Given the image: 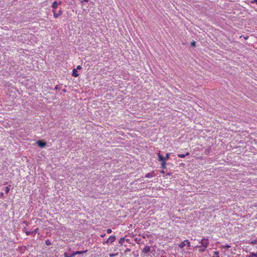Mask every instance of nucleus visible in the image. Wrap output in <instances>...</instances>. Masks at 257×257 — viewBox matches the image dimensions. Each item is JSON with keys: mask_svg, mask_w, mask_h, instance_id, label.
<instances>
[{"mask_svg": "<svg viewBox=\"0 0 257 257\" xmlns=\"http://www.w3.org/2000/svg\"><path fill=\"white\" fill-rule=\"evenodd\" d=\"M201 243L202 245V247H203L201 250L204 251L208 246V240L207 238H203L201 241Z\"/></svg>", "mask_w": 257, "mask_h": 257, "instance_id": "nucleus-2", "label": "nucleus"}, {"mask_svg": "<svg viewBox=\"0 0 257 257\" xmlns=\"http://www.w3.org/2000/svg\"><path fill=\"white\" fill-rule=\"evenodd\" d=\"M52 12L53 13L54 17L55 18H57L59 16H61L63 13L62 9H61L58 13H56L55 10H53Z\"/></svg>", "mask_w": 257, "mask_h": 257, "instance_id": "nucleus-5", "label": "nucleus"}, {"mask_svg": "<svg viewBox=\"0 0 257 257\" xmlns=\"http://www.w3.org/2000/svg\"><path fill=\"white\" fill-rule=\"evenodd\" d=\"M190 153L189 152H187L186 154H178V157L181 158H184L186 156L189 155Z\"/></svg>", "mask_w": 257, "mask_h": 257, "instance_id": "nucleus-11", "label": "nucleus"}, {"mask_svg": "<svg viewBox=\"0 0 257 257\" xmlns=\"http://www.w3.org/2000/svg\"><path fill=\"white\" fill-rule=\"evenodd\" d=\"M124 238L123 237H121L119 239L118 242L120 244H122L124 243Z\"/></svg>", "mask_w": 257, "mask_h": 257, "instance_id": "nucleus-15", "label": "nucleus"}, {"mask_svg": "<svg viewBox=\"0 0 257 257\" xmlns=\"http://www.w3.org/2000/svg\"><path fill=\"white\" fill-rule=\"evenodd\" d=\"M221 247L222 248H228L230 247V245H228V244L223 245H222Z\"/></svg>", "mask_w": 257, "mask_h": 257, "instance_id": "nucleus-19", "label": "nucleus"}, {"mask_svg": "<svg viewBox=\"0 0 257 257\" xmlns=\"http://www.w3.org/2000/svg\"><path fill=\"white\" fill-rule=\"evenodd\" d=\"M10 191V188L8 186H7L5 189V192L6 194L8 193Z\"/></svg>", "mask_w": 257, "mask_h": 257, "instance_id": "nucleus-22", "label": "nucleus"}, {"mask_svg": "<svg viewBox=\"0 0 257 257\" xmlns=\"http://www.w3.org/2000/svg\"><path fill=\"white\" fill-rule=\"evenodd\" d=\"M162 257H164V256H162Z\"/></svg>", "mask_w": 257, "mask_h": 257, "instance_id": "nucleus-34", "label": "nucleus"}, {"mask_svg": "<svg viewBox=\"0 0 257 257\" xmlns=\"http://www.w3.org/2000/svg\"><path fill=\"white\" fill-rule=\"evenodd\" d=\"M161 167L163 169H165L166 168V163L165 161L162 162Z\"/></svg>", "mask_w": 257, "mask_h": 257, "instance_id": "nucleus-14", "label": "nucleus"}, {"mask_svg": "<svg viewBox=\"0 0 257 257\" xmlns=\"http://www.w3.org/2000/svg\"><path fill=\"white\" fill-rule=\"evenodd\" d=\"M161 173H164V171H162L161 172Z\"/></svg>", "mask_w": 257, "mask_h": 257, "instance_id": "nucleus-33", "label": "nucleus"}, {"mask_svg": "<svg viewBox=\"0 0 257 257\" xmlns=\"http://www.w3.org/2000/svg\"><path fill=\"white\" fill-rule=\"evenodd\" d=\"M45 243L47 245H50L51 244V241L49 239H47L45 241Z\"/></svg>", "mask_w": 257, "mask_h": 257, "instance_id": "nucleus-18", "label": "nucleus"}, {"mask_svg": "<svg viewBox=\"0 0 257 257\" xmlns=\"http://www.w3.org/2000/svg\"><path fill=\"white\" fill-rule=\"evenodd\" d=\"M169 157H170V154H169V153L167 154L166 156L164 157V160H165V161L166 160L169 159Z\"/></svg>", "mask_w": 257, "mask_h": 257, "instance_id": "nucleus-20", "label": "nucleus"}, {"mask_svg": "<svg viewBox=\"0 0 257 257\" xmlns=\"http://www.w3.org/2000/svg\"><path fill=\"white\" fill-rule=\"evenodd\" d=\"M115 239V236H110L108 237L107 240L106 241V243H112Z\"/></svg>", "mask_w": 257, "mask_h": 257, "instance_id": "nucleus-6", "label": "nucleus"}, {"mask_svg": "<svg viewBox=\"0 0 257 257\" xmlns=\"http://www.w3.org/2000/svg\"><path fill=\"white\" fill-rule=\"evenodd\" d=\"M251 256L257 257V253L251 252Z\"/></svg>", "mask_w": 257, "mask_h": 257, "instance_id": "nucleus-24", "label": "nucleus"}, {"mask_svg": "<svg viewBox=\"0 0 257 257\" xmlns=\"http://www.w3.org/2000/svg\"><path fill=\"white\" fill-rule=\"evenodd\" d=\"M253 256H251V252L250 253L249 255H247L246 257H253Z\"/></svg>", "mask_w": 257, "mask_h": 257, "instance_id": "nucleus-28", "label": "nucleus"}, {"mask_svg": "<svg viewBox=\"0 0 257 257\" xmlns=\"http://www.w3.org/2000/svg\"><path fill=\"white\" fill-rule=\"evenodd\" d=\"M113 255H114V254H110V256H113Z\"/></svg>", "mask_w": 257, "mask_h": 257, "instance_id": "nucleus-32", "label": "nucleus"}, {"mask_svg": "<svg viewBox=\"0 0 257 257\" xmlns=\"http://www.w3.org/2000/svg\"><path fill=\"white\" fill-rule=\"evenodd\" d=\"M36 143L38 145V146L41 148L45 147L47 144L46 142L42 140H39L36 142Z\"/></svg>", "mask_w": 257, "mask_h": 257, "instance_id": "nucleus-4", "label": "nucleus"}, {"mask_svg": "<svg viewBox=\"0 0 257 257\" xmlns=\"http://www.w3.org/2000/svg\"><path fill=\"white\" fill-rule=\"evenodd\" d=\"M76 255V254H75V252H73L72 253V254H71L70 255H66V253H65V257H73Z\"/></svg>", "mask_w": 257, "mask_h": 257, "instance_id": "nucleus-17", "label": "nucleus"}, {"mask_svg": "<svg viewBox=\"0 0 257 257\" xmlns=\"http://www.w3.org/2000/svg\"><path fill=\"white\" fill-rule=\"evenodd\" d=\"M153 176H154V172L153 171L152 172L149 173L145 175V177H146V178H150V177H152Z\"/></svg>", "mask_w": 257, "mask_h": 257, "instance_id": "nucleus-9", "label": "nucleus"}, {"mask_svg": "<svg viewBox=\"0 0 257 257\" xmlns=\"http://www.w3.org/2000/svg\"><path fill=\"white\" fill-rule=\"evenodd\" d=\"M81 68H82V67H81V66L78 65V66H77V69H77H77H81Z\"/></svg>", "mask_w": 257, "mask_h": 257, "instance_id": "nucleus-27", "label": "nucleus"}, {"mask_svg": "<svg viewBox=\"0 0 257 257\" xmlns=\"http://www.w3.org/2000/svg\"><path fill=\"white\" fill-rule=\"evenodd\" d=\"M106 232H107V233H110L111 232V229H107Z\"/></svg>", "mask_w": 257, "mask_h": 257, "instance_id": "nucleus-26", "label": "nucleus"}, {"mask_svg": "<svg viewBox=\"0 0 257 257\" xmlns=\"http://www.w3.org/2000/svg\"><path fill=\"white\" fill-rule=\"evenodd\" d=\"M86 251H87V250H84V251H75V254H82L83 253L86 252Z\"/></svg>", "mask_w": 257, "mask_h": 257, "instance_id": "nucleus-13", "label": "nucleus"}, {"mask_svg": "<svg viewBox=\"0 0 257 257\" xmlns=\"http://www.w3.org/2000/svg\"><path fill=\"white\" fill-rule=\"evenodd\" d=\"M61 2H60V1L59 2V3H58L57 2L55 1V2H53V3L52 4V7L54 9H55L58 7V6L59 5H61Z\"/></svg>", "mask_w": 257, "mask_h": 257, "instance_id": "nucleus-7", "label": "nucleus"}, {"mask_svg": "<svg viewBox=\"0 0 257 257\" xmlns=\"http://www.w3.org/2000/svg\"><path fill=\"white\" fill-rule=\"evenodd\" d=\"M24 231L25 232L27 235H34L38 231V228H36L34 229H29L28 228L25 227H24Z\"/></svg>", "mask_w": 257, "mask_h": 257, "instance_id": "nucleus-1", "label": "nucleus"}, {"mask_svg": "<svg viewBox=\"0 0 257 257\" xmlns=\"http://www.w3.org/2000/svg\"><path fill=\"white\" fill-rule=\"evenodd\" d=\"M158 160H159V161H161V162L165 161V160H164V157H163L160 153H159V154H158Z\"/></svg>", "mask_w": 257, "mask_h": 257, "instance_id": "nucleus-12", "label": "nucleus"}, {"mask_svg": "<svg viewBox=\"0 0 257 257\" xmlns=\"http://www.w3.org/2000/svg\"><path fill=\"white\" fill-rule=\"evenodd\" d=\"M250 243H251L252 244H256V243H257V238H256V239L252 240L250 241Z\"/></svg>", "mask_w": 257, "mask_h": 257, "instance_id": "nucleus-21", "label": "nucleus"}, {"mask_svg": "<svg viewBox=\"0 0 257 257\" xmlns=\"http://www.w3.org/2000/svg\"><path fill=\"white\" fill-rule=\"evenodd\" d=\"M59 89H60V88L58 86V85H56L55 86V87L54 88V90H59Z\"/></svg>", "mask_w": 257, "mask_h": 257, "instance_id": "nucleus-25", "label": "nucleus"}, {"mask_svg": "<svg viewBox=\"0 0 257 257\" xmlns=\"http://www.w3.org/2000/svg\"><path fill=\"white\" fill-rule=\"evenodd\" d=\"M88 1V0H83V1L82 2H87Z\"/></svg>", "mask_w": 257, "mask_h": 257, "instance_id": "nucleus-31", "label": "nucleus"}, {"mask_svg": "<svg viewBox=\"0 0 257 257\" xmlns=\"http://www.w3.org/2000/svg\"><path fill=\"white\" fill-rule=\"evenodd\" d=\"M72 75L75 77L78 76L79 74L78 73V71H77V69H74L73 70Z\"/></svg>", "mask_w": 257, "mask_h": 257, "instance_id": "nucleus-8", "label": "nucleus"}, {"mask_svg": "<svg viewBox=\"0 0 257 257\" xmlns=\"http://www.w3.org/2000/svg\"><path fill=\"white\" fill-rule=\"evenodd\" d=\"M150 251V247L149 246H146L143 249V251L146 253H148Z\"/></svg>", "mask_w": 257, "mask_h": 257, "instance_id": "nucleus-10", "label": "nucleus"}, {"mask_svg": "<svg viewBox=\"0 0 257 257\" xmlns=\"http://www.w3.org/2000/svg\"><path fill=\"white\" fill-rule=\"evenodd\" d=\"M212 257H219V252L217 251H214Z\"/></svg>", "mask_w": 257, "mask_h": 257, "instance_id": "nucleus-16", "label": "nucleus"}, {"mask_svg": "<svg viewBox=\"0 0 257 257\" xmlns=\"http://www.w3.org/2000/svg\"><path fill=\"white\" fill-rule=\"evenodd\" d=\"M251 3H256L257 4V0H254L251 2Z\"/></svg>", "mask_w": 257, "mask_h": 257, "instance_id": "nucleus-29", "label": "nucleus"}, {"mask_svg": "<svg viewBox=\"0 0 257 257\" xmlns=\"http://www.w3.org/2000/svg\"><path fill=\"white\" fill-rule=\"evenodd\" d=\"M105 234H101L100 235V236L102 237H104L105 236Z\"/></svg>", "mask_w": 257, "mask_h": 257, "instance_id": "nucleus-30", "label": "nucleus"}, {"mask_svg": "<svg viewBox=\"0 0 257 257\" xmlns=\"http://www.w3.org/2000/svg\"><path fill=\"white\" fill-rule=\"evenodd\" d=\"M192 46L195 47L196 45V43L195 41L192 42L191 43Z\"/></svg>", "mask_w": 257, "mask_h": 257, "instance_id": "nucleus-23", "label": "nucleus"}, {"mask_svg": "<svg viewBox=\"0 0 257 257\" xmlns=\"http://www.w3.org/2000/svg\"><path fill=\"white\" fill-rule=\"evenodd\" d=\"M186 245H187L188 247H190L191 245L190 242H189L187 239L181 242V243L179 244V246L182 248L184 247Z\"/></svg>", "mask_w": 257, "mask_h": 257, "instance_id": "nucleus-3", "label": "nucleus"}]
</instances>
